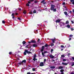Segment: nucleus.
<instances>
[{
    "instance_id": "nucleus-36",
    "label": "nucleus",
    "mask_w": 74,
    "mask_h": 74,
    "mask_svg": "<svg viewBox=\"0 0 74 74\" xmlns=\"http://www.w3.org/2000/svg\"><path fill=\"white\" fill-rule=\"evenodd\" d=\"M69 36H70V37H73V35H70Z\"/></svg>"
},
{
    "instance_id": "nucleus-28",
    "label": "nucleus",
    "mask_w": 74,
    "mask_h": 74,
    "mask_svg": "<svg viewBox=\"0 0 74 74\" xmlns=\"http://www.w3.org/2000/svg\"><path fill=\"white\" fill-rule=\"evenodd\" d=\"M53 49H51V52L52 53V52H53Z\"/></svg>"
},
{
    "instance_id": "nucleus-41",
    "label": "nucleus",
    "mask_w": 74,
    "mask_h": 74,
    "mask_svg": "<svg viewBox=\"0 0 74 74\" xmlns=\"http://www.w3.org/2000/svg\"><path fill=\"white\" fill-rule=\"evenodd\" d=\"M42 55H43V56L44 55V53L43 52H42Z\"/></svg>"
},
{
    "instance_id": "nucleus-15",
    "label": "nucleus",
    "mask_w": 74,
    "mask_h": 74,
    "mask_svg": "<svg viewBox=\"0 0 74 74\" xmlns=\"http://www.w3.org/2000/svg\"><path fill=\"white\" fill-rule=\"evenodd\" d=\"M62 64H63V65H67V64H66V63H64V62H62Z\"/></svg>"
},
{
    "instance_id": "nucleus-17",
    "label": "nucleus",
    "mask_w": 74,
    "mask_h": 74,
    "mask_svg": "<svg viewBox=\"0 0 74 74\" xmlns=\"http://www.w3.org/2000/svg\"><path fill=\"white\" fill-rule=\"evenodd\" d=\"M66 27H68V28H70V25H67Z\"/></svg>"
},
{
    "instance_id": "nucleus-11",
    "label": "nucleus",
    "mask_w": 74,
    "mask_h": 74,
    "mask_svg": "<svg viewBox=\"0 0 74 74\" xmlns=\"http://www.w3.org/2000/svg\"><path fill=\"white\" fill-rule=\"evenodd\" d=\"M51 69H55V66H51L50 67Z\"/></svg>"
},
{
    "instance_id": "nucleus-20",
    "label": "nucleus",
    "mask_w": 74,
    "mask_h": 74,
    "mask_svg": "<svg viewBox=\"0 0 74 74\" xmlns=\"http://www.w3.org/2000/svg\"><path fill=\"white\" fill-rule=\"evenodd\" d=\"M33 13L34 14H35V13H36V10H34V11L33 12Z\"/></svg>"
},
{
    "instance_id": "nucleus-38",
    "label": "nucleus",
    "mask_w": 74,
    "mask_h": 74,
    "mask_svg": "<svg viewBox=\"0 0 74 74\" xmlns=\"http://www.w3.org/2000/svg\"><path fill=\"white\" fill-rule=\"evenodd\" d=\"M29 14H32V11L30 12Z\"/></svg>"
},
{
    "instance_id": "nucleus-56",
    "label": "nucleus",
    "mask_w": 74,
    "mask_h": 74,
    "mask_svg": "<svg viewBox=\"0 0 74 74\" xmlns=\"http://www.w3.org/2000/svg\"><path fill=\"white\" fill-rule=\"evenodd\" d=\"M64 73H63V72H61V74H64Z\"/></svg>"
},
{
    "instance_id": "nucleus-3",
    "label": "nucleus",
    "mask_w": 74,
    "mask_h": 74,
    "mask_svg": "<svg viewBox=\"0 0 74 74\" xmlns=\"http://www.w3.org/2000/svg\"><path fill=\"white\" fill-rule=\"evenodd\" d=\"M24 52L23 53V54L24 55H26V53L28 54L32 53V52L28 51L27 50H25L24 51Z\"/></svg>"
},
{
    "instance_id": "nucleus-58",
    "label": "nucleus",
    "mask_w": 74,
    "mask_h": 74,
    "mask_svg": "<svg viewBox=\"0 0 74 74\" xmlns=\"http://www.w3.org/2000/svg\"><path fill=\"white\" fill-rule=\"evenodd\" d=\"M71 74H74V72L71 73Z\"/></svg>"
},
{
    "instance_id": "nucleus-39",
    "label": "nucleus",
    "mask_w": 74,
    "mask_h": 74,
    "mask_svg": "<svg viewBox=\"0 0 74 74\" xmlns=\"http://www.w3.org/2000/svg\"><path fill=\"white\" fill-rule=\"evenodd\" d=\"M51 46H53V45H54L53 44V43H51Z\"/></svg>"
},
{
    "instance_id": "nucleus-52",
    "label": "nucleus",
    "mask_w": 74,
    "mask_h": 74,
    "mask_svg": "<svg viewBox=\"0 0 74 74\" xmlns=\"http://www.w3.org/2000/svg\"><path fill=\"white\" fill-rule=\"evenodd\" d=\"M72 59H73L74 61V58L73 57H72Z\"/></svg>"
},
{
    "instance_id": "nucleus-21",
    "label": "nucleus",
    "mask_w": 74,
    "mask_h": 74,
    "mask_svg": "<svg viewBox=\"0 0 74 74\" xmlns=\"http://www.w3.org/2000/svg\"><path fill=\"white\" fill-rule=\"evenodd\" d=\"M32 71H36V69H35V68H32Z\"/></svg>"
},
{
    "instance_id": "nucleus-24",
    "label": "nucleus",
    "mask_w": 74,
    "mask_h": 74,
    "mask_svg": "<svg viewBox=\"0 0 74 74\" xmlns=\"http://www.w3.org/2000/svg\"><path fill=\"white\" fill-rule=\"evenodd\" d=\"M34 58H36V54H35L34 55Z\"/></svg>"
},
{
    "instance_id": "nucleus-42",
    "label": "nucleus",
    "mask_w": 74,
    "mask_h": 74,
    "mask_svg": "<svg viewBox=\"0 0 74 74\" xmlns=\"http://www.w3.org/2000/svg\"><path fill=\"white\" fill-rule=\"evenodd\" d=\"M20 21H22V20H21V19H18Z\"/></svg>"
},
{
    "instance_id": "nucleus-48",
    "label": "nucleus",
    "mask_w": 74,
    "mask_h": 74,
    "mask_svg": "<svg viewBox=\"0 0 74 74\" xmlns=\"http://www.w3.org/2000/svg\"><path fill=\"white\" fill-rule=\"evenodd\" d=\"M71 40V38H69V41H70V40Z\"/></svg>"
},
{
    "instance_id": "nucleus-9",
    "label": "nucleus",
    "mask_w": 74,
    "mask_h": 74,
    "mask_svg": "<svg viewBox=\"0 0 74 74\" xmlns=\"http://www.w3.org/2000/svg\"><path fill=\"white\" fill-rule=\"evenodd\" d=\"M58 69H63V67L62 66H60L58 67Z\"/></svg>"
},
{
    "instance_id": "nucleus-43",
    "label": "nucleus",
    "mask_w": 74,
    "mask_h": 74,
    "mask_svg": "<svg viewBox=\"0 0 74 74\" xmlns=\"http://www.w3.org/2000/svg\"><path fill=\"white\" fill-rule=\"evenodd\" d=\"M47 51H45L44 52V53H47Z\"/></svg>"
},
{
    "instance_id": "nucleus-27",
    "label": "nucleus",
    "mask_w": 74,
    "mask_h": 74,
    "mask_svg": "<svg viewBox=\"0 0 74 74\" xmlns=\"http://www.w3.org/2000/svg\"><path fill=\"white\" fill-rule=\"evenodd\" d=\"M60 47L61 48H64V46L63 45H61Z\"/></svg>"
},
{
    "instance_id": "nucleus-12",
    "label": "nucleus",
    "mask_w": 74,
    "mask_h": 74,
    "mask_svg": "<svg viewBox=\"0 0 74 74\" xmlns=\"http://www.w3.org/2000/svg\"><path fill=\"white\" fill-rule=\"evenodd\" d=\"M52 40V41L53 42V43H55V39H51Z\"/></svg>"
},
{
    "instance_id": "nucleus-8",
    "label": "nucleus",
    "mask_w": 74,
    "mask_h": 74,
    "mask_svg": "<svg viewBox=\"0 0 74 74\" xmlns=\"http://www.w3.org/2000/svg\"><path fill=\"white\" fill-rule=\"evenodd\" d=\"M26 60H23L21 62V63H26Z\"/></svg>"
},
{
    "instance_id": "nucleus-53",
    "label": "nucleus",
    "mask_w": 74,
    "mask_h": 74,
    "mask_svg": "<svg viewBox=\"0 0 74 74\" xmlns=\"http://www.w3.org/2000/svg\"><path fill=\"white\" fill-rule=\"evenodd\" d=\"M70 55V53H68V55L69 56Z\"/></svg>"
},
{
    "instance_id": "nucleus-63",
    "label": "nucleus",
    "mask_w": 74,
    "mask_h": 74,
    "mask_svg": "<svg viewBox=\"0 0 74 74\" xmlns=\"http://www.w3.org/2000/svg\"><path fill=\"white\" fill-rule=\"evenodd\" d=\"M35 60H37V59L36 58H35Z\"/></svg>"
},
{
    "instance_id": "nucleus-29",
    "label": "nucleus",
    "mask_w": 74,
    "mask_h": 74,
    "mask_svg": "<svg viewBox=\"0 0 74 74\" xmlns=\"http://www.w3.org/2000/svg\"><path fill=\"white\" fill-rule=\"evenodd\" d=\"M44 1H44V0H43L41 2V3H44Z\"/></svg>"
},
{
    "instance_id": "nucleus-45",
    "label": "nucleus",
    "mask_w": 74,
    "mask_h": 74,
    "mask_svg": "<svg viewBox=\"0 0 74 74\" xmlns=\"http://www.w3.org/2000/svg\"><path fill=\"white\" fill-rule=\"evenodd\" d=\"M71 22H72V23H74V22L73 21H71Z\"/></svg>"
},
{
    "instance_id": "nucleus-10",
    "label": "nucleus",
    "mask_w": 74,
    "mask_h": 74,
    "mask_svg": "<svg viewBox=\"0 0 74 74\" xmlns=\"http://www.w3.org/2000/svg\"><path fill=\"white\" fill-rule=\"evenodd\" d=\"M33 47H37V45L35 44H34L33 45Z\"/></svg>"
},
{
    "instance_id": "nucleus-47",
    "label": "nucleus",
    "mask_w": 74,
    "mask_h": 74,
    "mask_svg": "<svg viewBox=\"0 0 74 74\" xmlns=\"http://www.w3.org/2000/svg\"><path fill=\"white\" fill-rule=\"evenodd\" d=\"M65 2H63V3H62V4L63 5H64V4H65Z\"/></svg>"
},
{
    "instance_id": "nucleus-7",
    "label": "nucleus",
    "mask_w": 74,
    "mask_h": 74,
    "mask_svg": "<svg viewBox=\"0 0 74 74\" xmlns=\"http://www.w3.org/2000/svg\"><path fill=\"white\" fill-rule=\"evenodd\" d=\"M31 43H36V41L34 40H31Z\"/></svg>"
},
{
    "instance_id": "nucleus-33",
    "label": "nucleus",
    "mask_w": 74,
    "mask_h": 74,
    "mask_svg": "<svg viewBox=\"0 0 74 74\" xmlns=\"http://www.w3.org/2000/svg\"><path fill=\"white\" fill-rule=\"evenodd\" d=\"M18 64H19L20 65H21V64H22V63L21 62V63H18Z\"/></svg>"
},
{
    "instance_id": "nucleus-13",
    "label": "nucleus",
    "mask_w": 74,
    "mask_h": 74,
    "mask_svg": "<svg viewBox=\"0 0 74 74\" xmlns=\"http://www.w3.org/2000/svg\"><path fill=\"white\" fill-rule=\"evenodd\" d=\"M26 43V41H23L22 42L23 45H25Z\"/></svg>"
},
{
    "instance_id": "nucleus-37",
    "label": "nucleus",
    "mask_w": 74,
    "mask_h": 74,
    "mask_svg": "<svg viewBox=\"0 0 74 74\" xmlns=\"http://www.w3.org/2000/svg\"><path fill=\"white\" fill-rule=\"evenodd\" d=\"M63 61H64V62H65V61H66V60L65 59H63Z\"/></svg>"
},
{
    "instance_id": "nucleus-1",
    "label": "nucleus",
    "mask_w": 74,
    "mask_h": 74,
    "mask_svg": "<svg viewBox=\"0 0 74 74\" xmlns=\"http://www.w3.org/2000/svg\"><path fill=\"white\" fill-rule=\"evenodd\" d=\"M49 46L47 44H46L45 45V46H42L41 48L42 49L40 50L41 52H43V51H44V49L45 48V47H48Z\"/></svg>"
},
{
    "instance_id": "nucleus-51",
    "label": "nucleus",
    "mask_w": 74,
    "mask_h": 74,
    "mask_svg": "<svg viewBox=\"0 0 74 74\" xmlns=\"http://www.w3.org/2000/svg\"><path fill=\"white\" fill-rule=\"evenodd\" d=\"M27 74H30V73L29 72H28L27 73Z\"/></svg>"
},
{
    "instance_id": "nucleus-59",
    "label": "nucleus",
    "mask_w": 74,
    "mask_h": 74,
    "mask_svg": "<svg viewBox=\"0 0 74 74\" xmlns=\"http://www.w3.org/2000/svg\"><path fill=\"white\" fill-rule=\"evenodd\" d=\"M12 18H13V19H14V18H15V17H14L13 16V17H12Z\"/></svg>"
},
{
    "instance_id": "nucleus-64",
    "label": "nucleus",
    "mask_w": 74,
    "mask_h": 74,
    "mask_svg": "<svg viewBox=\"0 0 74 74\" xmlns=\"http://www.w3.org/2000/svg\"><path fill=\"white\" fill-rule=\"evenodd\" d=\"M73 12H74V9H73Z\"/></svg>"
},
{
    "instance_id": "nucleus-49",
    "label": "nucleus",
    "mask_w": 74,
    "mask_h": 74,
    "mask_svg": "<svg viewBox=\"0 0 74 74\" xmlns=\"http://www.w3.org/2000/svg\"><path fill=\"white\" fill-rule=\"evenodd\" d=\"M55 60H53V59L52 60V61L51 62H55Z\"/></svg>"
},
{
    "instance_id": "nucleus-57",
    "label": "nucleus",
    "mask_w": 74,
    "mask_h": 74,
    "mask_svg": "<svg viewBox=\"0 0 74 74\" xmlns=\"http://www.w3.org/2000/svg\"><path fill=\"white\" fill-rule=\"evenodd\" d=\"M18 10L20 11V10H21V9L20 8H18Z\"/></svg>"
},
{
    "instance_id": "nucleus-22",
    "label": "nucleus",
    "mask_w": 74,
    "mask_h": 74,
    "mask_svg": "<svg viewBox=\"0 0 74 74\" xmlns=\"http://www.w3.org/2000/svg\"><path fill=\"white\" fill-rule=\"evenodd\" d=\"M29 45H27L25 47V48H29V47H28Z\"/></svg>"
},
{
    "instance_id": "nucleus-61",
    "label": "nucleus",
    "mask_w": 74,
    "mask_h": 74,
    "mask_svg": "<svg viewBox=\"0 0 74 74\" xmlns=\"http://www.w3.org/2000/svg\"><path fill=\"white\" fill-rule=\"evenodd\" d=\"M18 13H15V15H18Z\"/></svg>"
},
{
    "instance_id": "nucleus-62",
    "label": "nucleus",
    "mask_w": 74,
    "mask_h": 74,
    "mask_svg": "<svg viewBox=\"0 0 74 74\" xmlns=\"http://www.w3.org/2000/svg\"><path fill=\"white\" fill-rule=\"evenodd\" d=\"M63 49H61V51H63Z\"/></svg>"
},
{
    "instance_id": "nucleus-46",
    "label": "nucleus",
    "mask_w": 74,
    "mask_h": 74,
    "mask_svg": "<svg viewBox=\"0 0 74 74\" xmlns=\"http://www.w3.org/2000/svg\"><path fill=\"white\" fill-rule=\"evenodd\" d=\"M28 43H29V44H30L31 43H32L31 41L30 42H29Z\"/></svg>"
},
{
    "instance_id": "nucleus-34",
    "label": "nucleus",
    "mask_w": 74,
    "mask_h": 74,
    "mask_svg": "<svg viewBox=\"0 0 74 74\" xmlns=\"http://www.w3.org/2000/svg\"><path fill=\"white\" fill-rule=\"evenodd\" d=\"M71 31H73L74 30V29L73 28H71Z\"/></svg>"
},
{
    "instance_id": "nucleus-40",
    "label": "nucleus",
    "mask_w": 74,
    "mask_h": 74,
    "mask_svg": "<svg viewBox=\"0 0 74 74\" xmlns=\"http://www.w3.org/2000/svg\"><path fill=\"white\" fill-rule=\"evenodd\" d=\"M40 39H38L37 40L38 42H39V41H40Z\"/></svg>"
},
{
    "instance_id": "nucleus-30",
    "label": "nucleus",
    "mask_w": 74,
    "mask_h": 74,
    "mask_svg": "<svg viewBox=\"0 0 74 74\" xmlns=\"http://www.w3.org/2000/svg\"><path fill=\"white\" fill-rule=\"evenodd\" d=\"M33 60H34V61H36V58H33Z\"/></svg>"
},
{
    "instance_id": "nucleus-54",
    "label": "nucleus",
    "mask_w": 74,
    "mask_h": 74,
    "mask_svg": "<svg viewBox=\"0 0 74 74\" xmlns=\"http://www.w3.org/2000/svg\"><path fill=\"white\" fill-rule=\"evenodd\" d=\"M32 46H31L29 47V48L30 49L31 48V47H32Z\"/></svg>"
},
{
    "instance_id": "nucleus-31",
    "label": "nucleus",
    "mask_w": 74,
    "mask_h": 74,
    "mask_svg": "<svg viewBox=\"0 0 74 74\" xmlns=\"http://www.w3.org/2000/svg\"><path fill=\"white\" fill-rule=\"evenodd\" d=\"M9 55H11V54H12V52H9Z\"/></svg>"
},
{
    "instance_id": "nucleus-25",
    "label": "nucleus",
    "mask_w": 74,
    "mask_h": 74,
    "mask_svg": "<svg viewBox=\"0 0 74 74\" xmlns=\"http://www.w3.org/2000/svg\"><path fill=\"white\" fill-rule=\"evenodd\" d=\"M61 57H62V58H64V57H65V56H64V55H61Z\"/></svg>"
},
{
    "instance_id": "nucleus-14",
    "label": "nucleus",
    "mask_w": 74,
    "mask_h": 74,
    "mask_svg": "<svg viewBox=\"0 0 74 74\" xmlns=\"http://www.w3.org/2000/svg\"><path fill=\"white\" fill-rule=\"evenodd\" d=\"M64 14H65L66 15H68V14H67V12H64Z\"/></svg>"
},
{
    "instance_id": "nucleus-50",
    "label": "nucleus",
    "mask_w": 74,
    "mask_h": 74,
    "mask_svg": "<svg viewBox=\"0 0 74 74\" xmlns=\"http://www.w3.org/2000/svg\"><path fill=\"white\" fill-rule=\"evenodd\" d=\"M16 19H13V21H16Z\"/></svg>"
},
{
    "instance_id": "nucleus-60",
    "label": "nucleus",
    "mask_w": 74,
    "mask_h": 74,
    "mask_svg": "<svg viewBox=\"0 0 74 74\" xmlns=\"http://www.w3.org/2000/svg\"><path fill=\"white\" fill-rule=\"evenodd\" d=\"M29 1H33V0H30Z\"/></svg>"
},
{
    "instance_id": "nucleus-26",
    "label": "nucleus",
    "mask_w": 74,
    "mask_h": 74,
    "mask_svg": "<svg viewBox=\"0 0 74 74\" xmlns=\"http://www.w3.org/2000/svg\"><path fill=\"white\" fill-rule=\"evenodd\" d=\"M72 64H71V66H74V62H72Z\"/></svg>"
},
{
    "instance_id": "nucleus-19",
    "label": "nucleus",
    "mask_w": 74,
    "mask_h": 74,
    "mask_svg": "<svg viewBox=\"0 0 74 74\" xmlns=\"http://www.w3.org/2000/svg\"><path fill=\"white\" fill-rule=\"evenodd\" d=\"M2 23L4 24V23H5V21H2Z\"/></svg>"
},
{
    "instance_id": "nucleus-23",
    "label": "nucleus",
    "mask_w": 74,
    "mask_h": 74,
    "mask_svg": "<svg viewBox=\"0 0 74 74\" xmlns=\"http://www.w3.org/2000/svg\"><path fill=\"white\" fill-rule=\"evenodd\" d=\"M63 71H64V70H63V69H62L60 70V72H61V73L63 72Z\"/></svg>"
},
{
    "instance_id": "nucleus-2",
    "label": "nucleus",
    "mask_w": 74,
    "mask_h": 74,
    "mask_svg": "<svg viewBox=\"0 0 74 74\" xmlns=\"http://www.w3.org/2000/svg\"><path fill=\"white\" fill-rule=\"evenodd\" d=\"M51 10H53L54 11V12H56V9L54 8L55 7V5H51Z\"/></svg>"
},
{
    "instance_id": "nucleus-16",
    "label": "nucleus",
    "mask_w": 74,
    "mask_h": 74,
    "mask_svg": "<svg viewBox=\"0 0 74 74\" xmlns=\"http://www.w3.org/2000/svg\"><path fill=\"white\" fill-rule=\"evenodd\" d=\"M71 1L73 2L72 4H74V0H71Z\"/></svg>"
},
{
    "instance_id": "nucleus-32",
    "label": "nucleus",
    "mask_w": 74,
    "mask_h": 74,
    "mask_svg": "<svg viewBox=\"0 0 74 74\" xmlns=\"http://www.w3.org/2000/svg\"><path fill=\"white\" fill-rule=\"evenodd\" d=\"M26 5L27 6H29L30 5L28 3H27Z\"/></svg>"
},
{
    "instance_id": "nucleus-44",
    "label": "nucleus",
    "mask_w": 74,
    "mask_h": 74,
    "mask_svg": "<svg viewBox=\"0 0 74 74\" xmlns=\"http://www.w3.org/2000/svg\"><path fill=\"white\" fill-rule=\"evenodd\" d=\"M46 59H45L44 60V62H46Z\"/></svg>"
},
{
    "instance_id": "nucleus-55",
    "label": "nucleus",
    "mask_w": 74,
    "mask_h": 74,
    "mask_svg": "<svg viewBox=\"0 0 74 74\" xmlns=\"http://www.w3.org/2000/svg\"><path fill=\"white\" fill-rule=\"evenodd\" d=\"M28 3H29V4H30L31 3H30V1H28Z\"/></svg>"
},
{
    "instance_id": "nucleus-6",
    "label": "nucleus",
    "mask_w": 74,
    "mask_h": 74,
    "mask_svg": "<svg viewBox=\"0 0 74 74\" xmlns=\"http://www.w3.org/2000/svg\"><path fill=\"white\" fill-rule=\"evenodd\" d=\"M60 19H58L56 21V23H60Z\"/></svg>"
},
{
    "instance_id": "nucleus-35",
    "label": "nucleus",
    "mask_w": 74,
    "mask_h": 74,
    "mask_svg": "<svg viewBox=\"0 0 74 74\" xmlns=\"http://www.w3.org/2000/svg\"><path fill=\"white\" fill-rule=\"evenodd\" d=\"M15 15V14L12 13V16H14Z\"/></svg>"
},
{
    "instance_id": "nucleus-18",
    "label": "nucleus",
    "mask_w": 74,
    "mask_h": 74,
    "mask_svg": "<svg viewBox=\"0 0 74 74\" xmlns=\"http://www.w3.org/2000/svg\"><path fill=\"white\" fill-rule=\"evenodd\" d=\"M23 13L24 14H26V11L25 10H24L23 11Z\"/></svg>"
},
{
    "instance_id": "nucleus-4",
    "label": "nucleus",
    "mask_w": 74,
    "mask_h": 74,
    "mask_svg": "<svg viewBox=\"0 0 74 74\" xmlns=\"http://www.w3.org/2000/svg\"><path fill=\"white\" fill-rule=\"evenodd\" d=\"M39 66H40L41 67H42V66H44V62H41L40 63Z\"/></svg>"
},
{
    "instance_id": "nucleus-5",
    "label": "nucleus",
    "mask_w": 74,
    "mask_h": 74,
    "mask_svg": "<svg viewBox=\"0 0 74 74\" xmlns=\"http://www.w3.org/2000/svg\"><path fill=\"white\" fill-rule=\"evenodd\" d=\"M49 56L50 57V58H52V59H54V58H55V56L52 55H49Z\"/></svg>"
}]
</instances>
